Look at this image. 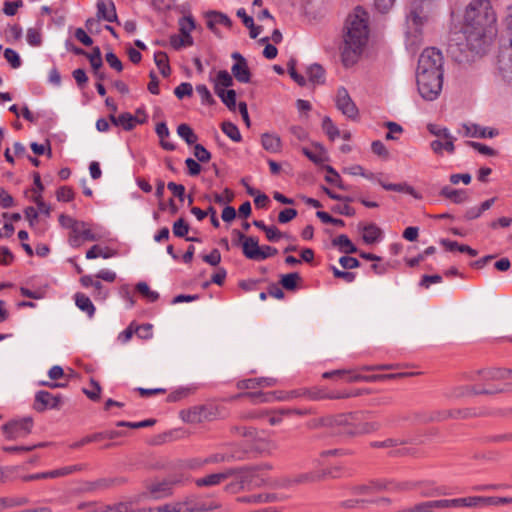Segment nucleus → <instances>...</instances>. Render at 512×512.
<instances>
[{"label": "nucleus", "mask_w": 512, "mask_h": 512, "mask_svg": "<svg viewBox=\"0 0 512 512\" xmlns=\"http://www.w3.org/2000/svg\"><path fill=\"white\" fill-rule=\"evenodd\" d=\"M33 420L31 417H25L10 421L3 425L2 429L7 439L16 440L24 438L31 433Z\"/></svg>", "instance_id": "6e6552de"}, {"label": "nucleus", "mask_w": 512, "mask_h": 512, "mask_svg": "<svg viewBox=\"0 0 512 512\" xmlns=\"http://www.w3.org/2000/svg\"><path fill=\"white\" fill-rule=\"evenodd\" d=\"M177 134L181 137L188 145L195 144L197 141V135L194 133L192 128L187 124H180L177 127Z\"/></svg>", "instance_id": "58836bf2"}, {"label": "nucleus", "mask_w": 512, "mask_h": 512, "mask_svg": "<svg viewBox=\"0 0 512 512\" xmlns=\"http://www.w3.org/2000/svg\"><path fill=\"white\" fill-rule=\"evenodd\" d=\"M336 107L349 119H356L358 116V108L351 99L348 91L344 87H340L336 94Z\"/></svg>", "instance_id": "9d476101"}, {"label": "nucleus", "mask_w": 512, "mask_h": 512, "mask_svg": "<svg viewBox=\"0 0 512 512\" xmlns=\"http://www.w3.org/2000/svg\"><path fill=\"white\" fill-rule=\"evenodd\" d=\"M429 23V16L422 4L413 3L406 13L405 45L408 50L415 52L423 43L424 28Z\"/></svg>", "instance_id": "20e7f679"}, {"label": "nucleus", "mask_w": 512, "mask_h": 512, "mask_svg": "<svg viewBox=\"0 0 512 512\" xmlns=\"http://www.w3.org/2000/svg\"><path fill=\"white\" fill-rule=\"evenodd\" d=\"M97 18L107 22H118L115 5L112 1H97Z\"/></svg>", "instance_id": "6ab92c4d"}, {"label": "nucleus", "mask_w": 512, "mask_h": 512, "mask_svg": "<svg viewBox=\"0 0 512 512\" xmlns=\"http://www.w3.org/2000/svg\"><path fill=\"white\" fill-rule=\"evenodd\" d=\"M287 67H288V72H289V75L290 77L300 86H305L306 85V78L299 74L297 71H296V67H295V63L293 60L289 61L288 64H287Z\"/></svg>", "instance_id": "680f3d73"}, {"label": "nucleus", "mask_w": 512, "mask_h": 512, "mask_svg": "<svg viewBox=\"0 0 512 512\" xmlns=\"http://www.w3.org/2000/svg\"><path fill=\"white\" fill-rule=\"evenodd\" d=\"M206 464H205V459L203 458H190V459H186V460H182L180 463H179V468L181 470H199L201 469L202 467H204Z\"/></svg>", "instance_id": "a18cd8bd"}, {"label": "nucleus", "mask_w": 512, "mask_h": 512, "mask_svg": "<svg viewBox=\"0 0 512 512\" xmlns=\"http://www.w3.org/2000/svg\"><path fill=\"white\" fill-rule=\"evenodd\" d=\"M262 147L270 153H278L281 151V139L276 134L264 133L261 136Z\"/></svg>", "instance_id": "393cba45"}, {"label": "nucleus", "mask_w": 512, "mask_h": 512, "mask_svg": "<svg viewBox=\"0 0 512 512\" xmlns=\"http://www.w3.org/2000/svg\"><path fill=\"white\" fill-rule=\"evenodd\" d=\"M236 472L235 468H228L222 472L211 473L204 477L195 479V485L199 488L202 487H214L220 485L222 482L231 478Z\"/></svg>", "instance_id": "f8f14e48"}, {"label": "nucleus", "mask_w": 512, "mask_h": 512, "mask_svg": "<svg viewBox=\"0 0 512 512\" xmlns=\"http://www.w3.org/2000/svg\"><path fill=\"white\" fill-rule=\"evenodd\" d=\"M447 499L426 501L416 505V512H434L436 509H446Z\"/></svg>", "instance_id": "c9c22d12"}, {"label": "nucleus", "mask_w": 512, "mask_h": 512, "mask_svg": "<svg viewBox=\"0 0 512 512\" xmlns=\"http://www.w3.org/2000/svg\"><path fill=\"white\" fill-rule=\"evenodd\" d=\"M379 184L387 191H395V192H405L408 194H413V187L405 184V183H385L379 181Z\"/></svg>", "instance_id": "09e8293b"}, {"label": "nucleus", "mask_w": 512, "mask_h": 512, "mask_svg": "<svg viewBox=\"0 0 512 512\" xmlns=\"http://www.w3.org/2000/svg\"><path fill=\"white\" fill-rule=\"evenodd\" d=\"M179 26H180L181 34H183L187 37H192L190 35V33L195 28V22L192 17L186 16V17L181 18L179 21Z\"/></svg>", "instance_id": "6e6d98bb"}, {"label": "nucleus", "mask_w": 512, "mask_h": 512, "mask_svg": "<svg viewBox=\"0 0 512 512\" xmlns=\"http://www.w3.org/2000/svg\"><path fill=\"white\" fill-rule=\"evenodd\" d=\"M290 412V409L265 410L264 418L267 419L270 425L275 426L282 422L284 416L290 415Z\"/></svg>", "instance_id": "4c0bfd02"}, {"label": "nucleus", "mask_w": 512, "mask_h": 512, "mask_svg": "<svg viewBox=\"0 0 512 512\" xmlns=\"http://www.w3.org/2000/svg\"><path fill=\"white\" fill-rule=\"evenodd\" d=\"M496 13L489 0H472L465 10L462 27L468 48L485 52L497 34Z\"/></svg>", "instance_id": "f257e3e1"}, {"label": "nucleus", "mask_w": 512, "mask_h": 512, "mask_svg": "<svg viewBox=\"0 0 512 512\" xmlns=\"http://www.w3.org/2000/svg\"><path fill=\"white\" fill-rule=\"evenodd\" d=\"M440 195L455 204H462L469 199L468 193L465 190L454 189L450 186H444L440 191Z\"/></svg>", "instance_id": "5701e85b"}, {"label": "nucleus", "mask_w": 512, "mask_h": 512, "mask_svg": "<svg viewBox=\"0 0 512 512\" xmlns=\"http://www.w3.org/2000/svg\"><path fill=\"white\" fill-rule=\"evenodd\" d=\"M307 76L309 82L314 85L323 84L325 82V71L323 67L317 63L310 65L307 68Z\"/></svg>", "instance_id": "2f4dec72"}, {"label": "nucleus", "mask_w": 512, "mask_h": 512, "mask_svg": "<svg viewBox=\"0 0 512 512\" xmlns=\"http://www.w3.org/2000/svg\"><path fill=\"white\" fill-rule=\"evenodd\" d=\"M300 280V276L298 273L293 272L289 274H285L281 276L280 283L281 285L290 291H293L297 287V282Z\"/></svg>", "instance_id": "de8ad7c7"}, {"label": "nucleus", "mask_w": 512, "mask_h": 512, "mask_svg": "<svg viewBox=\"0 0 512 512\" xmlns=\"http://www.w3.org/2000/svg\"><path fill=\"white\" fill-rule=\"evenodd\" d=\"M189 480V476L185 473L173 474L168 479L153 483L148 487V491L153 499H160L172 494L174 485L183 484Z\"/></svg>", "instance_id": "0eeeda50"}, {"label": "nucleus", "mask_w": 512, "mask_h": 512, "mask_svg": "<svg viewBox=\"0 0 512 512\" xmlns=\"http://www.w3.org/2000/svg\"><path fill=\"white\" fill-rule=\"evenodd\" d=\"M154 61L157 65L160 73L164 77H168L171 73V68L169 66L168 56L165 52L159 51L154 54Z\"/></svg>", "instance_id": "e433bc0d"}, {"label": "nucleus", "mask_w": 512, "mask_h": 512, "mask_svg": "<svg viewBox=\"0 0 512 512\" xmlns=\"http://www.w3.org/2000/svg\"><path fill=\"white\" fill-rule=\"evenodd\" d=\"M106 231L96 225L93 228L86 222H84V230L82 233V239L84 241H99L106 236Z\"/></svg>", "instance_id": "7c9ffc66"}, {"label": "nucleus", "mask_w": 512, "mask_h": 512, "mask_svg": "<svg viewBox=\"0 0 512 512\" xmlns=\"http://www.w3.org/2000/svg\"><path fill=\"white\" fill-rule=\"evenodd\" d=\"M136 289L149 302H155L159 298L158 292L151 290L146 282L137 283Z\"/></svg>", "instance_id": "49530a36"}, {"label": "nucleus", "mask_w": 512, "mask_h": 512, "mask_svg": "<svg viewBox=\"0 0 512 512\" xmlns=\"http://www.w3.org/2000/svg\"><path fill=\"white\" fill-rule=\"evenodd\" d=\"M110 120L115 126H121L124 130H132L136 124H143L147 121V115L143 114V118L133 116L131 113L125 112L119 116L110 115Z\"/></svg>", "instance_id": "2eb2a0df"}, {"label": "nucleus", "mask_w": 512, "mask_h": 512, "mask_svg": "<svg viewBox=\"0 0 512 512\" xmlns=\"http://www.w3.org/2000/svg\"><path fill=\"white\" fill-rule=\"evenodd\" d=\"M302 396L308 397L309 399H312V400H318V399L324 398V396H322V395H320L318 393H314V392H311L309 390L302 389V390H294V391H292L288 397L277 396L276 399L277 400H285V399L302 397Z\"/></svg>", "instance_id": "3c124183"}, {"label": "nucleus", "mask_w": 512, "mask_h": 512, "mask_svg": "<svg viewBox=\"0 0 512 512\" xmlns=\"http://www.w3.org/2000/svg\"><path fill=\"white\" fill-rule=\"evenodd\" d=\"M260 246L256 237L249 236L242 246L244 256L250 260L258 261Z\"/></svg>", "instance_id": "bb28decb"}, {"label": "nucleus", "mask_w": 512, "mask_h": 512, "mask_svg": "<svg viewBox=\"0 0 512 512\" xmlns=\"http://www.w3.org/2000/svg\"><path fill=\"white\" fill-rule=\"evenodd\" d=\"M467 145L483 155H486V156H495L496 155V151L493 148H491L485 144H482L480 142L468 141Z\"/></svg>", "instance_id": "bf43d9fd"}, {"label": "nucleus", "mask_w": 512, "mask_h": 512, "mask_svg": "<svg viewBox=\"0 0 512 512\" xmlns=\"http://www.w3.org/2000/svg\"><path fill=\"white\" fill-rule=\"evenodd\" d=\"M324 473L318 471L300 473L298 475L284 477L278 480L276 486L279 488H291L298 484H307L319 481L323 478Z\"/></svg>", "instance_id": "1a4fd4ad"}, {"label": "nucleus", "mask_w": 512, "mask_h": 512, "mask_svg": "<svg viewBox=\"0 0 512 512\" xmlns=\"http://www.w3.org/2000/svg\"><path fill=\"white\" fill-rule=\"evenodd\" d=\"M75 304L76 306L83 312H85L89 318H92L95 314V306L93 305L91 299L83 294V293H76L74 295Z\"/></svg>", "instance_id": "cd10ccee"}, {"label": "nucleus", "mask_w": 512, "mask_h": 512, "mask_svg": "<svg viewBox=\"0 0 512 512\" xmlns=\"http://www.w3.org/2000/svg\"><path fill=\"white\" fill-rule=\"evenodd\" d=\"M333 246L337 247L340 252L348 255L357 252V247L352 243L347 235L341 234L332 240Z\"/></svg>", "instance_id": "c756f323"}, {"label": "nucleus", "mask_w": 512, "mask_h": 512, "mask_svg": "<svg viewBox=\"0 0 512 512\" xmlns=\"http://www.w3.org/2000/svg\"><path fill=\"white\" fill-rule=\"evenodd\" d=\"M114 255V253L109 250L108 248H102L98 245H93L87 252H86V258L91 260V259H96L98 257H102L104 259H108L110 257H112Z\"/></svg>", "instance_id": "ea45409f"}, {"label": "nucleus", "mask_w": 512, "mask_h": 512, "mask_svg": "<svg viewBox=\"0 0 512 512\" xmlns=\"http://www.w3.org/2000/svg\"><path fill=\"white\" fill-rule=\"evenodd\" d=\"M465 135L476 138H493L498 135L496 129L482 127L478 124H464Z\"/></svg>", "instance_id": "4be33fe9"}, {"label": "nucleus", "mask_w": 512, "mask_h": 512, "mask_svg": "<svg viewBox=\"0 0 512 512\" xmlns=\"http://www.w3.org/2000/svg\"><path fill=\"white\" fill-rule=\"evenodd\" d=\"M440 244L445 247L448 251H459L461 253H467L471 257L477 256V250L471 248L465 244H459L457 241H452L449 239H441Z\"/></svg>", "instance_id": "c85d7f7f"}, {"label": "nucleus", "mask_w": 512, "mask_h": 512, "mask_svg": "<svg viewBox=\"0 0 512 512\" xmlns=\"http://www.w3.org/2000/svg\"><path fill=\"white\" fill-rule=\"evenodd\" d=\"M505 26V38L509 42V46H512V5L507 7Z\"/></svg>", "instance_id": "69168bd1"}, {"label": "nucleus", "mask_w": 512, "mask_h": 512, "mask_svg": "<svg viewBox=\"0 0 512 512\" xmlns=\"http://www.w3.org/2000/svg\"><path fill=\"white\" fill-rule=\"evenodd\" d=\"M511 373L512 372L510 370L500 369V368H489V369L479 370L477 372L480 379H482L484 381L508 379L509 375Z\"/></svg>", "instance_id": "b1692460"}, {"label": "nucleus", "mask_w": 512, "mask_h": 512, "mask_svg": "<svg viewBox=\"0 0 512 512\" xmlns=\"http://www.w3.org/2000/svg\"><path fill=\"white\" fill-rule=\"evenodd\" d=\"M104 512H134L131 510V504L127 502H119L114 505H102Z\"/></svg>", "instance_id": "0e129e2a"}, {"label": "nucleus", "mask_w": 512, "mask_h": 512, "mask_svg": "<svg viewBox=\"0 0 512 512\" xmlns=\"http://www.w3.org/2000/svg\"><path fill=\"white\" fill-rule=\"evenodd\" d=\"M448 508L469 507L481 508L486 507V497L484 496H469L456 499H447Z\"/></svg>", "instance_id": "dca6fc26"}, {"label": "nucleus", "mask_w": 512, "mask_h": 512, "mask_svg": "<svg viewBox=\"0 0 512 512\" xmlns=\"http://www.w3.org/2000/svg\"><path fill=\"white\" fill-rule=\"evenodd\" d=\"M29 502L26 497H1L0 498V512L15 507L24 506Z\"/></svg>", "instance_id": "473e14b6"}, {"label": "nucleus", "mask_w": 512, "mask_h": 512, "mask_svg": "<svg viewBox=\"0 0 512 512\" xmlns=\"http://www.w3.org/2000/svg\"><path fill=\"white\" fill-rule=\"evenodd\" d=\"M236 472L232 477L234 481L226 486L228 492L236 493L241 490H250L266 484L265 478L257 467L235 468Z\"/></svg>", "instance_id": "39448f33"}, {"label": "nucleus", "mask_w": 512, "mask_h": 512, "mask_svg": "<svg viewBox=\"0 0 512 512\" xmlns=\"http://www.w3.org/2000/svg\"><path fill=\"white\" fill-rule=\"evenodd\" d=\"M322 129L332 141L340 136L339 129L328 116H325L322 120Z\"/></svg>", "instance_id": "a19ab883"}, {"label": "nucleus", "mask_w": 512, "mask_h": 512, "mask_svg": "<svg viewBox=\"0 0 512 512\" xmlns=\"http://www.w3.org/2000/svg\"><path fill=\"white\" fill-rule=\"evenodd\" d=\"M196 92L200 96L202 104L211 105L215 102L214 98L212 97V95L206 85H204V84L197 85Z\"/></svg>", "instance_id": "4d7b16f0"}, {"label": "nucleus", "mask_w": 512, "mask_h": 512, "mask_svg": "<svg viewBox=\"0 0 512 512\" xmlns=\"http://www.w3.org/2000/svg\"><path fill=\"white\" fill-rule=\"evenodd\" d=\"M339 425L347 426L345 432L350 435L367 434L380 428L377 421H367L361 415L356 413L339 415L336 419Z\"/></svg>", "instance_id": "423d86ee"}, {"label": "nucleus", "mask_w": 512, "mask_h": 512, "mask_svg": "<svg viewBox=\"0 0 512 512\" xmlns=\"http://www.w3.org/2000/svg\"><path fill=\"white\" fill-rule=\"evenodd\" d=\"M192 93L193 87L190 83L187 82L181 83L174 90L175 96L179 99H183L185 96H191Z\"/></svg>", "instance_id": "338daca9"}, {"label": "nucleus", "mask_w": 512, "mask_h": 512, "mask_svg": "<svg viewBox=\"0 0 512 512\" xmlns=\"http://www.w3.org/2000/svg\"><path fill=\"white\" fill-rule=\"evenodd\" d=\"M210 81H212L215 86H221L224 88H228L233 85V78L226 70H220L215 78L210 76Z\"/></svg>", "instance_id": "79ce46f5"}, {"label": "nucleus", "mask_w": 512, "mask_h": 512, "mask_svg": "<svg viewBox=\"0 0 512 512\" xmlns=\"http://www.w3.org/2000/svg\"><path fill=\"white\" fill-rule=\"evenodd\" d=\"M223 133L234 142H240L242 139L238 127L232 122H223L221 125Z\"/></svg>", "instance_id": "c03bdc74"}, {"label": "nucleus", "mask_w": 512, "mask_h": 512, "mask_svg": "<svg viewBox=\"0 0 512 512\" xmlns=\"http://www.w3.org/2000/svg\"><path fill=\"white\" fill-rule=\"evenodd\" d=\"M235 63L231 67V71L235 79L240 83H249L251 73L248 67L247 60L238 52L232 54Z\"/></svg>", "instance_id": "ddd939ff"}, {"label": "nucleus", "mask_w": 512, "mask_h": 512, "mask_svg": "<svg viewBox=\"0 0 512 512\" xmlns=\"http://www.w3.org/2000/svg\"><path fill=\"white\" fill-rule=\"evenodd\" d=\"M172 231L174 236L183 238L189 232V225L184 221L183 218H179L173 223Z\"/></svg>", "instance_id": "5fc2aeb1"}, {"label": "nucleus", "mask_w": 512, "mask_h": 512, "mask_svg": "<svg viewBox=\"0 0 512 512\" xmlns=\"http://www.w3.org/2000/svg\"><path fill=\"white\" fill-rule=\"evenodd\" d=\"M442 52L435 47L423 50L416 68V83L420 96L426 101L438 98L443 85Z\"/></svg>", "instance_id": "f03ea898"}, {"label": "nucleus", "mask_w": 512, "mask_h": 512, "mask_svg": "<svg viewBox=\"0 0 512 512\" xmlns=\"http://www.w3.org/2000/svg\"><path fill=\"white\" fill-rule=\"evenodd\" d=\"M80 283L85 288L92 287L94 289L92 295L95 300H105L109 294L108 289H106L97 278L94 279L92 275L82 276Z\"/></svg>", "instance_id": "f3484780"}, {"label": "nucleus", "mask_w": 512, "mask_h": 512, "mask_svg": "<svg viewBox=\"0 0 512 512\" xmlns=\"http://www.w3.org/2000/svg\"><path fill=\"white\" fill-rule=\"evenodd\" d=\"M207 27L215 34H218L216 26L223 25L231 27V19L224 13L218 11H209L206 13Z\"/></svg>", "instance_id": "aec40b11"}, {"label": "nucleus", "mask_w": 512, "mask_h": 512, "mask_svg": "<svg viewBox=\"0 0 512 512\" xmlns=\"http://www.w3.org/2000/svg\"><path fill=\"white\" fill-rule=\"evenodd\" d=\"M170 44L174 49L178 50V49H181L182 47L191 46L193 44V38L187 37L183 34L172 35L170 37Z\"/></svg>", "instance_id": "8fccbe9b"}, {"label": "nucleus", "mask_w": 512, "mask_h": 512, "mask_svg": "<svg viewBox=\"0 0 512 512\" xmlns=\"http://www.w3.org/2000/svg\"><path fill=\"white\" fill-rule=\"evenodd\" d=\"M497 67L501 77L512 82V46L504 45L498 55Z\"/></svg>", "instance_id": "9b49d317"}, {"label": "nucleus", "mask_w": 512, "mask_h": 512, "mask_svg": "<svg viewBox=\"0 0 512 512\" xmlns=\"http://www.w3.org/2000/svg\"><path fill=\"white\" fill-rule=\"evenodd\" d=\"M61 398L59 395L54 396L48 391H38L35 395L34 408L39 412H43L46 409H54L59 406Z\"/></svg>", "instance_id": "4468645a"}, {"label": "nucleus", "mask_w": 512, "mask_h": 512, "mask_svg": "<svg viewBox=\"0 0 512 512\" xmlns=\"http://www.w3.org/2000/svg\"><path fill=\"white\" fill-rule=\"evenodd\" d=\"M502 390H494V391H491V390H486V389H477L476 387L474 386H463V387H458L454 390L453 394H452V397H462V396H466V395H470V394H473V395H478V394H494V393H498V392H501Z\"/></svg>", "instance_id": "f704fd0d"}, {"label": "nucleus", "mask_w": 512, "mask_h": 512, "mask_svg": "<svg viewBox=\"0 0 512 512\" xmlns=\"http://www.w3.org/2000/svg\"><path fill=\"white\" fill-rule=\"evenodd\" d=\"M4 57L13 68L16 69L21 66V59L19 57V54L15 50L11 48H6L4 50Z\"/></svg>", "instance_id": "e2e57ef3"}, {"label": "nucleus", "mask_w": 512, "mask_h": 512, "mask_svg": "<svg viewBox=\"0 0 512 512\" xmlns=\"http://www.w3.org/2000/svg\"><path fill=\"white\" fill-rule=\"evenodd\" d=\"M26 40L30 46H40L42 43V35L40 30L37 28H29L26 33Z\"/></svg>", "instance_id": "603ef678"}, {"label": "nucleus", "mask_w": 512, "mask_h": 512, "mask_svg": "<svg viewBox=\"0 0 512 512\" xmlns=\"http://www.w3.org/2000/svg\"><path fill=\"white\" fill-rule=\"evenodd\" d=\"M358 227L362 232L363 241L368 245L380 242L383 238L382 230L374 223L359 224Z\"/></svg>", "instance_id": "a211bd4d"}, {"label": "nucleus", "mask_w": 512, "mask_h": 512, "mask_svg": "<svg viewBox=\"0 0 512 512\" xmlns=\"http://www.w3.org/2000/svg\"><path fill=\"white\" fill-rule=\"evenodd\" d=\"M327 175L325 176V180L331 184L338 186L341 189H344L342 184V180L338 172L331 166H327Z\"/></svg>", "instance_id": "13d9d810"}, {"label": "nucleus", "mask_w": 512, "mask_h": 512, "mask_svg": "<svg viewBox=\"0 0 512 512\" xmlns=\"http://www.w3.org/2000/svg\"><path fill=\"white\" fill-rule=\"evenodd\" d=\"M93 70L100 69L103 65L101 51L99 47L93 48L91 53L86 54Z\"/></svg>", "instance_id": "864d4df0"}, {"label": "nucleus", "mask_w": 512, "mask_h": 512, "mask_svg": "<svg viewBox=\"0 0 512 512\" xmlns=\"http://www.w3.org/2000/svg\"><path fill=\"white\" fill-rule=\"evenodd\" d=\"M344 375H348V381L349 382H358V381H370L373 380L375 377H369V376H363L360 374H356L349 370H333V371H327L322 374V377L325 379H329L332 377H342Z\"/></svg>", "instance_id": "a878e982"}, {"label": "nucleus", "mask_w": 512, "mask_h": 512, "mask_svg": "<svg viewBox=\"0 0 512 512\" xmlns=\"http://www.w3.org/2000/svg\"><path fill=\"white\" fill-rule=\"evenodd\" d=\"M387 485L382 482H372L369 485H360L356 487V492L359 494H368L374 490L386 489Z\"/></svg>", "instance_id": "052dcab7"}, {"label": "nucleus", "mask_w": 512, "mask_h": 512, "mask_svg": "<svg viewBox=\"0 0 512 512\" xmlns=\"http://www.w3.org/2000/svg\"><path fill=\"white\" fill-rule=\"evenodd\" d=\"M368 13L362 7H356L346 20L342 62L345 66L356 63L369 36Z\"/></svg>", "instance_id": "7ed1b4c3"}, {"label": "nucleus", "mask_w": 512, "mask_h": 512, "mask_svg": "<svg viewBox=\"0 0 512 512\" xmlns=\"http://www.w3.org/2000/svg\"><path fill=\"white\" fill-rule=\"evenodd\" d=\"M182 512H199L205 508L201 506L194 497H186L184 500L178 501Z\"/></svg>", "instance_id": "37998d69"}, {"label": "nucleus", "mask_w": 512, "mask_h": 512, "mask_svg": "<svg viewBox=\"0 0 512 512\" xmlns=\"http://www.w3.org/2000/svg\"><path fill=\"white\" fill-rule=\"evenodd\" d=\"M237 397L249 398L250 402L254 403V404L271 402L277 398L275 396V393H261V392L242 393V394H239Z\"/></svg>", "instance_id": "72a5a7b5"}, {"label": "nucleus", "mask_w": 512, "mask_h": 512, "mask_svg": "<svg viewBox=\"0 0 512 512\" xmlns=\"http://www.w3.org/2000/svg\"><path fill=\"white\" fill-rule=\"evenodd\" d=\"M56 196L58 201L69 202L74 199V192L72 188L62 186L57 190Z\"/></svg>", "instance_id": "774afa93"}, {"label": "nucleus", "mask_w": 512, "mask_h": 512, "mask_svg": "<svg viewBox=\"0 0 512 512\" xmlns=\"http://www.w3.org/2000/svg\"><path fill=\"white\" fill-rule=\"evenodd\" d=\"M454 142L455 137L452 134H445L444 138L433 140L430 143V147L432 151L437 155H442L444 150L450 154H453L455 151Z\"/></svg>", "instance_id": "412c9836"}]
</instances>
